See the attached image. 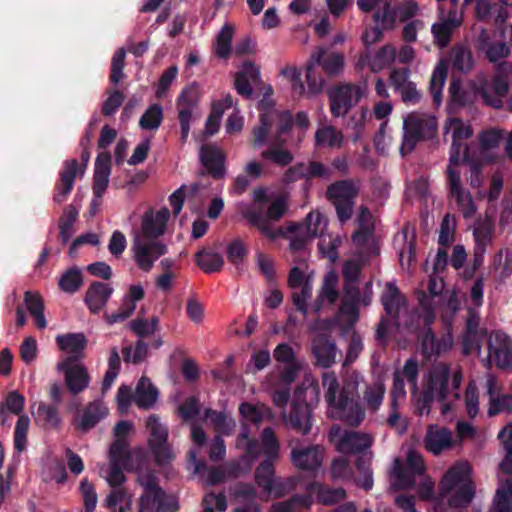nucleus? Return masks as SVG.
I'll return each mask as SVG.
<instances>
[{"label": "nucleus", "instance_id": "1", "mask_svg": "<svg viewBox=\"0 0 512 512\" xmlns=\"http://www.w3.org/2000/svg\"><path fill=\"white\" fill-rule=\"evenodd\" d=\"M400 378H405L413 383L412 398L415 411L418 415H428L431 406L435 401L441 402L442 414H446L450 407L447 400L458 395L455 390L459 387L460 380L454 376L452 384L448 383V369L446 367H437L424 377L422 387L419 389L415 385L418 375V365L416 361L409 359L406 361L402 372H398Z\"/></svg>", "mask_w": 512, "mask_h": 512}, {"label": "nucleus", "instance_id": "2", "mask_svg": "<svg viewBox=\"0 0 512 512\" xmlns=\"http://www.w3.org/2000/svg\"><path fill=\"white\" fill-rule=\"evenodd\" d=\"M259 124L253 129L252 145L259 148L265 144L271 147L262 152L261 156L277 165L287 166L292 160V154L278 144L286 142L283 138L290 128L292 120L290 113L278 111L266 102H261Z\"/></svg>", "mask_w": 512, "mask_h": 512}, {"label": "nucleus", "instance_id": "3", "mask_svg": "<svg viewBox=\"0 0 512 512\" xmlns=\"http://www.w3.org/2000/svg\"><path fill=\"white\" fill-rule=\"evenodd\" d=\"M508 90L509 85L503 74L491 81L482 72L465 80L453 79L449 85V106L459 108L472 105L481 97L485 104L501 108Z\"/></svg>", "mask_w": 512, "mask_h": 512}, {"label": "nucleus", "instance_id": "4", "mask_svg": "<svg viewBox=\"0 0 512 512\" xmlns=\"http://www.w3.org/2000/svg\"><path fill=\"white\" fill-rule=\"evenodd\" d=\"M475 487L471 479V467L467 462L452 466L440 481V495L433 500L434 511L443 512L442 503L450 507L467 506L473 499Z\"/></svg>", "mask_w": 512, "mask_h": 512}, {"label": "nucleus", "instance_id": "5", "mask_svg": "<svg viewBox=\"0 0 512 512\" xmlns=\"http://www.w3.org/2000/svg\"><path fill=\"white\" fill-rule=\"evenodd\" d=\"M323 386L326 389L325 398L328 402V414L331 418L341 419L350 425H358L364 413L354 400L357 391V382L347 383L341 391L333 373L323 375Z\"/></svg>", "mask_w": 512, "mask_h": 512}, {"label": "nucleus", "instance_id": "6", "mask_svg": "<svg viewBox=\"0 0 512 512\" xmlns=\"http://www.w3.org/2000/svg\"><path fill=\"white\" fill-rule=\"evenodd\" d=\"M240 415L245 422L242 425L241 431L236 440V449L243 452L239 465L243 464V469H248L253 461L257 459L260 454V447L258 443L251 439L249 436L246 423L260 424L264 421H269L273 418V414L264 404H253L244 402L239 406Z\"/></svg>", "mask_w": 512, "mask_h": 512}, {"label": "nucleus", "instance_id": "7", "mask_svg": "<svg viewBox=\"0 0 512 512\" xmlns=\"http://www.w3.org/2000/svg\"><path fill=\"white\" fill-rule=\"evenodd\" d=\"M437 130V120L427 113L412 112L403 120L401 154L410 153L419 140L431 138Z\"/></svg>", "mask_w": 512, "mask_h": 512}, {"label": "nucleus", "instance_id": "8", "mask_svg": "<svg viewBox=\"0 0 512 512\" xmlns=\"http://www.w3.org/2000/svg\"><path fill=\"white\" fill-rule=\"evenodd\" d=\"M444 135L451 140L447 170L461 169L466 159L464 142L473 135L471 125L456 117L448 118L443 126Z\"/></svg>", "mask_w": 512, "mask_h": 512}, {"label": "nucleus", "instance_id": "9", "mask_svg": "<svg viewBox=\"0 0 512 512\" xmlns=\"http://www.w3.org/2000/svg\"><path fill=\"white\" fill-rule=\"evenodd\" d=\"M372 300V283L366 282L362 286L354 283L345 284L338 321L341 325H353L359 315L361 306H368Z\"/></svg>", "mask_w": 512, "mask_h": 512}, {"label": "nucleus", "instance_id": "10", "mask_svg": "<svg viewBox=\"0 0 512 512\" xmlns=\"http://www.w3.org/2000/svg\"><path fill=\"white\" fill-rule=\"evenodd\" d=\"M321 64L323 69L329 74H336L344 67V57L339 53L326 54L325 50L319 48L310 58L306 68V80L308 83V93L318 94L323 87V80L314 74V67Z\"/></svg>", "mask_w": 512, "mask_h": 512}, {"label": "nucleus", "instance_id": "11", "mask_svg": "<svg viewBox=\"0 0 512 512\" xmlns=\"http://www.w3.org/2000/svg\"><path fill=\"white\" fill-rule=\"evenodd\" d=\"M169 220L168 208H149L141 215L139 228L133 231L132 236L157 241L166 233Z\"/></svg>", "mask_w": 512, "mask_h": 512}, {"label": "nucleus", "instance_id": "12", "mask_svg": "<svg viewBox=\"0 0 512 512\" xmlns=\"http://www.w3.org/2000/svg\"><path fill=\"white\" fill-rule=\"evenodd\" d=\"M131 252L136 265L142 271H150L159 257L166 254L164 243L132 236Z\"/></svg>", "mask_w": 512, "mask_h": 512}, {"label": "nucleus", "instance_id": "13", "mask_svg": "<svg viewBox=\"0 0 512 512\" xmlns=\"http://www.w3.org/2000/svg\"><path fill=\"white\" fill-rule=\"evenodd\" d=\"M146 426L149 431L148 446L155 456L156 463L158 465L169 463L174 455L167 444V429L155 415L148 417Z\"/></svg>", "mask_w": 512, "mask_h": 512}, {"label": "nucleus", "instance_id": "14", "mask_svg": "<svg viewBox=\"0 0 512 512\" xmlns=\"http://www.w3.org/2000/svg\"><path fill=\"white\" fill-rule=\"evenodd\" d=\"M357 193L358 188L349 181L337 182L328 188V198L335 206L337 216L341 222H345L351 217L353 199Z\"/></svg>", "mask_w": 512, "mask_h": 512}, {"label": "nucleus", "instance_id": "15", "mask_svg": "<svg viewBox=\"0 0 512 512\" xmlns=\"http://www.w3.org/2000/svg\"><path fill=\"white\" fill-rule=\"evenodd\" d=\"M365 94V88L358 85L343 84L329 92L331 112L334 116H344Z\"/></svg>", "mask_w": 512, "mask_h": 512}, {"label": "nucleus", "instance_id": "16", "mask_svg": "<svg viewBox=\"0 0 512 512\" xmlns=\"http://www.w3.org/2000/svg\"><path fill=\"white\" fill-rule=\"evenodd\" d=\"M57 370L64 374L66 386L71 393H80L89 386L90 377L84 364L64 358L57 363Z\"/></svg>", "mask_w": 512, "mask_h": 512}, {"label": "nucleus", "instance_id": "17", "mask_svg": "<svg viewBox=\"0 0 512 512\" xmlns=\"http://www.w3.org/2000/svg\"><path fill=\"white\" fill-rule=\"evenodd\" d=\"M329 437L339 452L347 454L361 452L372 443L368 434L343 431L339 427H332Z\"/></svg>", "mask_w": 512, "mask_h": 512}, {"label": "nucleus", "instance_id": "18", "mask_svg": "<svg viewBox=\"0 0 512 512\" xmlns=\"http://www.w3.org/2000/svg\"><path fill=\"white\" fill-rule=\"evenodd\" d=\"M407 463L410 472L403 470L401 463L398 459L394 461L393 468L391 470L392 485L397 489H408L414 485L412 475H421L424 472L425 466L423 463L422 456L410 450L407 454Z\"/></svg>", "mask_w": 512, "mask_h": 512}, {"label": "nucleus", "instance_id": "19", "mask_svg": "<svg viewBox=\"0 0 512 512\" xmlns=\"http://www.w3.org/2000/svg\"><path fill=\"white\" fill-rule=\"evenodd\" d=\"M358 8L364 13H373L377 25L392 30L397 24V14L390 0H357Z\"/></svg>", "mask_w": 512, "mask_h": 512}, {"label": "nucleus", "instance_id": "20", "mask_svg": "<svg viewBox=\"0 0 512 512\" xmlns=\"http://www.w3.org/2000/svg\"><path fill=\"white\" fill-rule=\"evenodd\" d=\"M488 360L500 368L512 370V341L500 331L492 332L488 337Z\"/></svg>", "mask_w": 512, "mask_h": 512}, {"label": "nucleus", "instance_id": "21", "mask_svg": "<svg viewBox=\"0 0 512 512\" xmlns=\"http://www.w3.org/2000/svg\"><path fill=\"white\" fill-rule=\"evenodd\" d=\"M138 483L144 492L140 496V512L163 507L164 493L158 488L156 479L150 471L140 470L137 477Z\"/></svg>", "mask_w": 512, "mask_h": 512}, {"label": "nucleus", "instance_id": "22", "mask_svg": "<svg viewBox=\"0 0 512 512\" xmlns=\"http://www.w3.org/2000/svg\"><path fill=\"white\" fill-rule=\"evenodd\" d=\"M440 20L432 25L431 31L434 43L443 48L450 42L452 33L462 24L463 13L461 11H450L444 14V5L440 4Z\"/></svg>", "mask_w": 512, "mask_h": 512}, {"label": "nucleus", "instance_id": "23", "mask_svg": "<svg viewBox=\"0 0 512 512\" xmlns=\"http://www.w3.org/2000/svg\"><path fill=\"white\" fill-rule=\"evenodd\" d=\"M448 185L452 198L465 218H472L476 213V205L469 192L462 187L461 169L447 170Z\"/></svg>", "mask_w": 512, "mask_h": 512}, {"label": "nucleus", "instance_id": "24", "mask_svg": "<svg viewBox=\"0 0 512 512\" xmlns=\"http://www.w3.org/2000/svg\"><path fill=\"white\" fill-rule=\"evenodd\" d=\"M502 139L503 132L496 128L484 130L478 135L477 161L480 165L491 164L499 159V145Z\"/></svg>", "mask_w": 512, "mask_h": 512}, {"label": "nucleus", "instance_id": "25", "mask_svg": "<svg viewBox=\"0 0 512 512\" xmlns=\"http://www.w3.org/2000/svg\"><path fill=\"white\" fill-rule=\"evenodd\" d=\"M111 174V157L107 152L98 154L95 161V170L93 176V193L95 198L92 201L93 214L100 205V199L109 185Z\"/></svg>", "mask_w": 512, "mask_h": 512}, {"label": "nucleus", "instance_id": "26", "mask_svg": "<svg viewBox=\"0 0 512 512\" xmlns=\"http://www.w3.org/2000/svg\"><path fill=\"white\" fill-rule=\"evenodd\" d=\"M131 457L122 455H113L108 452V463L103 464L99 467L100 476L108 483L111 487H117L126 481V477L123 470H132L133 467L130 464Z\"/></svg>", "mask_w": 512, "mask_h": 512}, {"label": "nucleus", "instance_id": "27", "mask_svg": "<svg viewBox=\"0 0 512 512\" xmlns=\"http://www.w3.org/2000/svg\"><path fill=\"white\" fill-rule=\"evenodd\" d=\"M145 291L141 284H132L123 297L122 305L115 313L106 314L105 321L109 325L123 321L129 318L136 309V303L144 298Z\"/></svg>", "mask_w": 512, "mask_h": 512}, {"label": "nucleus", "instance_id": "28", "mask_svg": "<svg viewBox=\"0 0 512 512\" xmlns=\"http://www.w3.org/2000/svg\"><path fill=\"white\" fill-rule=\"evenodd\" d=\"M395 59L396 48L392 44H385L374 54L369 52L362 54L357 61V66L360 69L369 67L371 71L379 72L393 63Z\"/></svg>", "mask_w": 512, "mask_h": 512}, {"label": "nucleus", "instance_id": "29", "mask_svg": "<svg viewBox=\"0 0 512 512\" xmlns=\"http://www.w3.org/2000/svg\"><path fill=\"white\" fill-rule=\"evenodd\" d=\"M114 440L109 447V451L113 456L122 455L132 457L129 450L130 438L134 435V425L129 421H121L116 424L113 431Z\"/></svg>", "mask_w": 512, "mask_h": 512}, {"label": "nucleus", "instance_id": "30", "mask_svg": "<svg viewBox=\"0 0 512 512\" xmlns=\"http://www.w3.org/2000/svg\"><path fill=\"white\" fill-rule=\"evenodd\" d=\"M55 339L58 348L67 355L66 358L76 361L83 356L87 345V338L83 333L59 334Z\"/></svg>", "mask_w": 512, "mask_h": 512}, {"label": "nucleus", "instance_id": "31", "mask_svg": "<svg viewBox=\"0 0 512 512\" xmlns=\"http://www.w3.org/2000/svg\"><path fill=\"white\" fill-rule=\"evenodd\" d=\"M338 275L334 270L328 271L322 282L321 289L316 302L313 304V310L319 312L326 306H331L338 298Z\"/></svg>", "mask_w": 512, "mask_h": 512}, {"label": "nucleus", "instance_id": "32", "mask_svg": "<svg viewBox=\"0 0 512 512\" xmlns=\"http://www.w3.org/2000/svg\"><path fill=\"white\" fill-rule=\"evenodd\" d=\"M259 68L250 62L244 63L235 74V89L241 95L250 96L253 87L258 84Z\"/></svg>", "mask_w": 512, "mask_h": 512}, {"label": "nucleus", "instance_id": "33", "mask_svg": "<svg viewBox=\"0 0 512 512\" xmlns=\"http://www.w3.org/2000/svg\"><path fill=\"white\" fill-rule=\"evenodd\" d=\"M113 293V288L106 283L95 282L86 291L85 303L92 313L100 312Z\"/></svg>", "mask_w": 512, "mask_h": 512}, {"label": "nucleus", "instance_id": "34", "mask_svg": "<svg viewBox=\"0 0 512 512\" xmlns=\"http://www.w3.org/2000/svg\"><path fill=\"white\" fill-rule=\"evenodd\" d=\"M424 442L425 448L436 455L451 448L453 445L450 431L434 425L428 428Z\"/></svg>", "mask_w": 512, "mask_h": 512}, {"label": "nucleus", "instance_id": "35", "mask_svg": "<svg viewBox=\"0 0 512 512\" xmlns=\"http://www.w3.org/2000/svg\"><path fill=\"white\" fill-rule=\"evenodd\" d=\"M486 389L489 394L488 414L490 416L512 410V396H499L496 379L490 375L486 379Z\"/></svg>", "mask_w": 512, "mask_h": 512}, {"label": "nucleus", "instance_id": "36", "mask_svg": "<svg viewBox=\"0 0 512 512\" xmlns=\"http://www.w3.org/2000/svg\"><path fill=\"white\" fill-rule=\"evenodd\" d=\"M200 159L207 171L216 177L224 175L223 152L215 146H203L200 150Z\"/></svg>", "mask_w": 512, "mask_h": 512}, {"label": "nucleus", "instance_id": "37", "mask_svg": "<svg viewBox=\"0 0 512 512\" xmlns=\"http://www.w3.org/2000/svg\"><path fill=\"white\" fill-rule=\"evenodd\" d=\"M158 395V390L150 379L143 376L136 385L134 402L140 409H150L157 402Z\"/></svg>", "mask_w": 512, "mask_h": 512}, {"label": "nucleus", "instance_id": "38", "mask_svg": "<svg viewBox=\"0 0 512 512\" xmlns=\"http://www.w3.org/2000/svg\"><path fill=\"white\" fill-rule=\"evenodd\" d=\"M322 459L323 451L318 447L294 449L292 451V461L300 469L313 470L321 465Z\"/></svg>", "mask_w": 512, "mask_h": 512}, {"label": "nucleus", "instance_id": "39", "mask_svg": "<svg viewBox=\"0 0 512 512\" xmlns=\"http://www.w3.org/2000/svg\"><path fill=\"white\" fill-rule=\"evenodd\" d=\"M312 349L318 365L330 367L335 363L337 357L336 347L325 336L314 338Z\"/></svg>", "mask_w": 512, "mask_h": 512}, {"label": "nucleus", "instance_id": "40", "mask_svg": "<svg viewBox=\"0 0 512 512\" xmlns=\"http://www.w3.org/2000/svg\"><path fill=\"white\" fill-rule=\"evenodd\" d=\"M479 49L491 61L496 62L509 55V47L504 41L493 42L486 31H482L478 38Z\"/></svg>", "mask_w": 512, "mask_h": 512}, {"label": "nucleus", "instance_id": "41", "mask_svg": "<svg viewBox=\"0 0 512 512\" xmlns=\"http://www.w3.org/2000/svg\"><path fill=\"white\" fill-rule=\"evenodd\" d=\"M284 420L287 425L298 429L301 433L305 434L310 430V409L305 402H298L292 405L290 414L284 415Z\"/></svg>", "mask_w": 512, "mask_h": 512}, {"label": "nucleus", "instance_id": "42", "mask_svg": "<svg viewBox=\"0 0 512 512\" xmlns=\"http://www.w3.org/2000/svg\"><path fill=\"white\" fill-rule=\"evenodd\" d=\"M343 140L342 132L330 125L318 128L315 133V142L318 147L340 148Z\"/></svg>", "mask_w": 512, "mask_h": 512}, {"label": "nucleus", "instance_id": "43", "mask_svg": "<svg viewBox=\"0 0 512 512\" xmlns=\"http://www.w3.org/2000/svg\"><path fill=\"white\" fill-rule=\"evenodd\" d=\"M447 62L445 59L439 60L430 80V91L435 104L438 106L442 102V90L447 78Z\"/></svg>", "mask_w": 512, "mask_h": 512}, {"label": "nucleus", "instance_id": "44", "mask_svg": "<svg viewBox=\"0 0 512 512\" xmlns=\"http://www.w3.org/2000/svg\"><path fill=\"white\" fill-rule=\"evenodd\" d=\"M24 302L27 310L34 317L37 327L39 329L46 328L47 321L44 315V303L39 293L26 291Z\"/></svg>", "mask_w": 512, "mask_h": 512}, {"label": "nucleus", "instance_id": "45", "mask_svg": "<svg viewBox=\"0 0 512 512\" xmlns=\"http://www.w3.org/2000/svg\"><path fill=\"white\" fill-rule=\"evenodd\" d=\"M108 413L109 410L103 402H93L86 408L84 414L79 419V426L85 430L90 429L100 420L104 419Z\"/></svg>", "mask_w": 512, "mask_h": 512}, {"label": "nucleus", "instance_id": "46", "mask_svg": "<svg viewBox=\"0 0 512 512\" xmlns=\"http://www.w3.org/2000/svg\"><path fill=\"white\" fill-rule=\"evenodd\" d=\"M241 212L249 223L256 226L264 236L275 239L278 236L284 235V231L281 228H271L267 220L260 213L254 212L251 207H243Z\"/></svg>", "mask_w": 512, "mask_h": 512}, {"label": "nucleus", "instance_id": "47", "mask_svg": "<svg viewBox=\"0 0 512 512\" xmlns=\"http://www.w3.org/2000/svg\"><path fill=\"white\" fill-rule=\"evenodd\" d=\"M327 228V219L318 211L310 212L304 225H298V229L305 232L310 239L321 237Z\"/></svg>", "mask_w": 512, "mask_h": 512}, {"label": "nucleus", "instance_id": "48", "mask_svg": "<svg viewBox=\"0 0 512 512\" xmlns=\"http://www.w3.org/2000/svg\"><path fill=\"white\" fill-rule=\"evenodd\" d=\"M382 303L387 314L395 317L404 305V299L393 283H387L382 295Z\"/></svg>", "mask_w": 512, "mask_h": 512}, {"label": "nucleus", "instance_id": "49", "mask_svg": "<svg viewBox=\"0 0 512 512\" xmlns=\"http://www.w3.org/2000/svg\"><path fill=\"white\" fill-rule=\"evenodd\" d=\"M314 273L309 272L305 261L296 262V265L291 269L288 283L291 289H298L307 287L312 284Z\"/></svg>", "mask_w": 512, "mask_h": 512}, {"label": "nucleus", "instance_id": "50", "mask_svg": "<svg viewBox=\"0 0 512 512\" xmlns=\"http://www.w3.org/2000/svg\"><path fill=\"white\" fill-rule=\"evenodd\" d=\"M310 492L315 494L318 500L326 505H332L345 498V491L341 488L328 489L324 488L321 484L315 483L310 486Z\"/></svg>", "mask_w": 512, "mask_h": 512}, {"label": "nucleus", "instance_id": "51", "mask_svg": "<svg viewBox=\"0 0 512 512\" xmlns=\"http://www.w3.org/2000/svg\"><path fill=\"white\" fill-rule=\"evenodd\" d=\"M491 512H512V483L506 482L498 488Z\"/></svg>", "mask_w": 512, "mask_h": 512}, {"label": "nucleus", "instance_id": "52", "mask_svg": "<svg viewBox=\"0 0 512 512\" xmlns=\"http://www.w3.org/2000/svg\"><path fill=\"white\" fill-rule=\"evenodd\" d=\"M196 261L198 266L207 273L218 271L223 265L220 254L206 250L197 253Z\"/></svg>", "mask_w": 512, "mask_h": 512}, {"label": "nucleus", "instance_id": "53", "mask_svg": "<svg viewBox=\"0 0 512 512\" xmlns=\"http://www.w3.org/2000/svg\"><path fill=\"white\" fill-rule=\"evenodd\" d=\"M385 394V386L381 381L369 385L364 392V401L368 409L376 410L381 405Z\"/></svg>", "mask_w": 512, "mask_h": 512}, {"label": "nucleus", "instance_id": "54", "mask_svg": "<svg viewBox=\"0 0 512 512\" xmlns=\"http://www.w3.org/2000/svg\"><path fill=\"white\" fill-rule=\"evenodd\" d=\"M451 59L453 66L464 73L469 72L474 66L472 54L470 50L465 47H455L452 49Z\"/></svg>", "mask_w": 512, "mask_h": 512}, {"label": "nucleus", "instance_id": "55", "mask_svg": "<svg viewBox=\"0 0 512 512\" xmlns=\"http://www.w3.org/2000/svg\"><path fill=\"white\" fill-rule=\"evenodd\" d=\"M233 34L234 27L230 24H225L220 30L215 45V51L219 57L227 58L229 56Z\"/></svg>", "mask_w": 512, "mask_h": 512}, {"label": "nucleus", "instance_id": "56", "mask_svg": "<svg viewBox=\"0 0 512 512\" xmlns=\"http://www.w3.org/2000/svg\"><path fill=\"white\" fill-rule=\"evenodd\" d=\"M83 283L81 271L78 268H71L59 279V287L66 293L76 292Z\"/></svg>", "mask_w": 512, "mask_h": 512}, {"label": "nucleus", "instance_id": "57", "mask_svg": "<svg viewBox=\"0 0 512 512\" xmlns=\"http://www.w3.org/2000/svg\"><path fill=\"white\" fill-rule=\"evenodd\" d=\"M162 117V108L157 104L151 105L140 118V127L146 130H156L162 122Z\"/></svg>", "mask_w": 512, "mask_h": 512}, {"label": "nucleus", "instance_id": "58", "mask_svg": "<svg viewBox=\"0 0 512 512\" xmlns=\"http://www.w3.org/2000/svg\"><path fill=\"white\" fill-rule=\"evenodd\" d=\"M85 173V164H80L75 159L67 160L63 164V169L60 173V180L63 183L69 182L74 185V180L77 177H83Z\"/></svg>", "mask_w": 512, "mask_h": 512}, {"label": "nucleus", "instance_id": "59", "mask_svg": "<svg viewBox=\"0 0 512 512\" xmlns=\"http://www.w3.org/2000/svg\"><path fill=\"white\" fill-rule=\"evenodd\" d=\"M132 498V495L125 489L115 487V489H113L106 497L105 505L108 508H115L119 506V508L123 507L124 509H131Z\"/></svg>", "mask_w": 512, "mask_h": 512}, {"label": "nucleus", "instance_id": "60", "mask_svg": "<svg viewBox=\"0 0 512 512\" xmlns=\"http://www.w3.org/2000/svg\"><path fill=\"white\" fill-rule=\"evenodd\" d=\"M360 230L353 236V241L357 244L365 242L369 238L372 216L366 208H361L357 217Z\"/></svg>", "mask_w": 512, "mask_h": 512}, {"label": "nucleus", "instance_id": "61", "mask_svg": "<svg viewBox=\"0 0 512 512\" xmlns=\"http://www.w3.org/2000/svg\"><path fill=\"white\" fill-rule=\"evenodd\" d=\"M341 240L338 237L331 235H323L319 241V251L323 257L328 258L331 262L338 259L337 247L340 245Z\"/></svg>", "mask_w": 512, "mask_h": 512}, {"label": "nucleus", "instance_id": "62", "mask_svg": "<svg viewBox=\"0 0 512 512\" xmlns=\"http://www.w3.org/2000/svg\"><path fill=\"white\" fill-rule=\"evenodd\" d=\"M493 231V221L486 218L484 221H478L474 225V238L479 247H484L491 239Z\"/></svg>", "mask_w": 512, "mask_h": 512}, {"label": "nucleus", "instance_id": "63", "mask_svg": "<svg viewBox=\"0 0 512 512\" xmlns=\"http://www.w3.org/2000/svg\"><path fill=\"white\" fill-rule=\"evenodd\" d=\"M200 99V92L196 85H189L185 87L178 99L177 108H196Z\"/></svg>", "mask_w": 512, "mask_h": 512}, {"label": "nucleus", "instance_id": "64", "mask_svg": "<svg viewBox=\"0 0 512 512\" xmlns=\"http://www.w3.org/2000/svg\"><path fill=\"white\" fill-rule=\"evenodd\" d=\"M30 425V419L26 415H21L18 418L14 433V446L18 452H22L27 443V431Z\"/></svg>", "mask_w": 512, "mask_h": 512}]
</instances>
